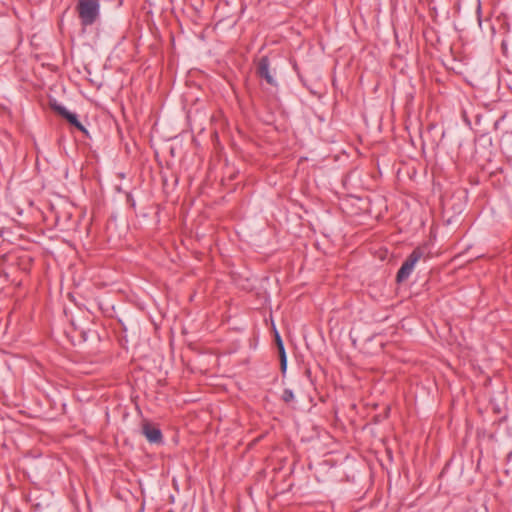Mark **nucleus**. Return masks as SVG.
Segmentation results:
<instances>
[{
	"mask_svg": "<svg viewBox=\"0 0 512 512\" xmlns=\"http://www.w3.org/2000/svg\"><path fill=\"white\" fill-rule=\"evenodd\" d=\"M50 107L56 114L64 118L71 126L75 127L85 135H88L87 129L81 124L75 113L67 110L66 107L59 104L56 100L50 101Z\"/></svg>",
	"mask_w": 512,
	"mask_h": 512,
	"instance_id": "3",
	"label": "nucleus"
},
{
	"mask_svg": "<svg viewBox=\"0 0 512 512\" xmlns=\"http://www.w3.org/2000/svg\"><path fill=\"white\" fill-rule=\"evenodd\" d=\"M281 399L285 402V403H290L292 402L294 399H295V396H294V393L291 389H284L283 393H282V396H281Z\"/></svg>",
	"mask_w": 512,
	"mask_h": 512,
	"instance_id": "7",
	"label": "nucleus"
},
{
	"mask_svg": "<svg viewBox=\"0 0 512 512\" xmlns=\"http://www.w3.org/2000/svg\"><path fill=\"white\" fill-rule=\"evenodd\" d=\"M142 434L146 437L148 442L152 444L163 443V435L161 430L154 424L145 421L142 425Z\"/></svg>",
	"mask_w": 512,
	"mask_h": 512,
	"instance_id": "5",
	"label": "nucleus"
},
{
	"mask_svg": "<svg viewBox=\"0 0 512 512\" xmlns=\"http://www.w3.org/2000/svg\"><path fill=\"white\" fill-rule=\"evenodd\" d=\"M76 11L83 27L92 26L100 17V0H78Z\"/></svg>",
	"mask_w": 512,
	"mask_h": 512,
	"instance_id": "1",
	"label": "nucleus"
},
{
	"mask_svg": "<svg viewBox=\"0 0 512 512\" xmlns=\"http://www.w3.org/2000/svg\"><path fill=\"white\" fill-rule=\"evenodd\" d=\"M275 340H276V345H277V347L279 346V344H280V345H284V344H283V341H282V339H281V337H280V335H279V333H278V332H276V333H275Z\"/></svg>",
	"mask_w": 512,
	"mask_h": 512,
	"instance_id": "8",
	"label": "nucleus"
},
{
	"mask_svg": "<svg viewBox=\"0 0 512 512\" xmlns=\"http://www.w3.org/2000/svg\"><path fill=\"white\" fill-rule=\"evenodd\" d=\"M425 256V248H415L406 260L402 263L400 269L396 274V282L402 283L406 281L414 270L416 263Z\"/></svg>",
	"mask_w": 512,
	"mask_h": 512,
	"instance_id": "2",
	"label": "nucleus"
},
{
	"mask_svg": "<svg viewBox=\"0 0 512 512\" xmlns=\"http://www.w3.org/2000/svg\"><path fill=\"white\" fill-rule=\"evenodd\" d=\"M256 74L260 78L264 79L269 85L276 86L277 82L270 71V60L267 56H263L259 59Z\"/></svg>",
	"mask_w": 512,
	"mask_h": 512,
	"instance_id": "4",
	"label": "nucleus"
},
{
	"mask_svg": "<svg viewBox=\"0 0 512 512\" xmlns=\"http://www.w3.org/2000/svg\"><path fill=\"white\" fill-rule=\"evenodd\" d=\"M277 349H278L279 358H280V369H281L282 373H285L286 369H287V356H286L284 345L279 344Z\"/></svg>",
	"mask_w": 512,
	"mask_h": 512,
	"instance_id": "6",
	"label": "nucleus"
}]
</instances>
